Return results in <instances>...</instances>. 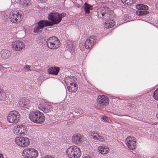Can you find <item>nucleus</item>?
<instances>
[{"label":"nucleus","instance_id":"nucleus-1","mask_svg":"<svg viewBox=\"0 0 158 158\" xmlns=\"http://www.w3.org/2000/svg\"><path fill=\"white\" fill-rule=\"evenodd\" d=\"M62 15L55 11L51 12L48 15V19L51 21L47 20H42L38 23V25L34 28L35 33L41 32L45 27L52 26L59 23L61 21Z\"/></svg>","mask_w":158,"mask_h":158},{"label":"nucleus","instance_id":"nucleus-2","mask_svg":"<svg viewBox=\"0 0 158 158\" xmlns=\"http://www.w3.org/2000/svg\"><path fill=\"white\" fill-rule=\"evenodd\" d=\"M29 117L31 121L39 124L43 123L45 118L44 114L38 110L31 112Z\"/></svg>","mask_w":158,"mask_h":158},{"label":"nucleus","instance_id":"nucleus-3","mask_svg":"<svg viewBox=\"0 0 158 158\" xmlns=\"http://www.w3.org/2000/svg\"><path fill=\"white\" fill-rule=\"evenodd\" d=\"M67 156L70 158H79L81 153L79 148L76 146L69 148L66 151Z\"/></svg>","mask_w":158,"mask_h":158},{"label":"nucleus","instance_id":"nucleus-4","mask_svg":"<svg viewBox=\"0 0 158 158\" xmlns=\"http://www.w3.org/2000/svg\"><path fill=\"white\" fill-rule=\"evenodd\" d=\"M113 11L111 10L106 7H103L101 8L100 12L98 13V17L104 20H109L111 17V14Z\"/></svg>","mask_w":158,"mask_h":158},{"label":"nucleus","instance_id":"nucleus-5","mask_svg":"<svg viewBox=\"0 0 158 158\" xmlns=\"http://www.w3.org/2000/svg\"><path fill=\"white\" fill-rule=\"evenodd\" d=\"M47 46L50 49H56L59 47L60 42L57 38L52 36L49 38L46 41Z\"/></svg>","mask_w":158,"mask_h":158},{"label":"nucleus","instance_id":"nucleus-6","mask_svg":"<svg viewBox=\"0 0 158 158\" xmlns=\"http://www.w3.org/2000/svg\"><path fill=\"white\" fill-rule=\"evenodd\" d=\"M23 15L22 13L16 11L11 12L9 13V18L12 23H19L22 19Z\"/></svg>","mask_w":158,"mask_h":158},{"label":"nucleus","instance_id":"nucleus-7","mask_svg":"<svg viewBox=\"0 0 158 158\" xmlns=\"http://www.w3.org/2000/svg\"><path fill=\"white\" fill-rule=\"evenodd\" d=\"M20 116L19 112L16 110L10 111L8 115L7 120L10 123H16L19 120Z\"/></svg>","mask_w":158,"mask_h":158},{"label":"nucleus","instance_id":"nucleus-8","mask_svg":"<svg viewBox=\"0 0 158 158\" xmlns=\"http://www.w3.org/2000/svg\"><path fill=\"white\" fill-rule=\"evenodd\" d=\"M109 99L104 95H99L97 99L96 106L98 108H103L109 104Z\"/></svg>","mask_w":158,"mask_h":158},{"label":"nucleus","instance_id":"nucleus-9","mask_svg":"<svg viewBox=\"0 0 158 158\" xmlns=\"http://www.w3.org/2000/svg\"><path fill=\"white\" fill-rule=\"evenodd\" d=\"M38 151L32 148H27L23 152V156L25 158H35L38 156Z\"/></svg>","mask_w":158,"mask_h":158},{"label":"nucleus","instance_id":"nucleus-10","mask_svg":"<svg viewBox=\"0 0 158 158\" xmlns=\"http://www.w3.org/2000/svg\"><path fill=\"white\" fill-rule=\"evenodd\" d=\"M126 142L127 147L130 149L133 150L136 147V139L134 137L130 136L126 139Z\"/></svg>","mask_w":158,"mask_h":158},{"label":"nucleus","instance_id":"nucleus-11","mask_svg":"<svg viewBox=\"0 0 158 158\" xmlns=\"http://www.w3.org/2000/svg\"><path fill=\"white\" fill-rule=\"evenodd\" d=\"M96 37L94 35L90 36L88 39H87L84 44L85 48L86 49L91 48L95 43V40Z\"/></svg>","mask_w":158,"mask_h":158},{"label":"nucleus","instance_id":"nucleus-12","mask_svg":"<svg viewBox=\"0 0 158 158\" xmlns=\"http://www.w3.org/2000/svg\"><path fill=\"white\" fill-rule=\"evenodd\" d=\"M13 48L16 51H19L25 48V45L22 42L18 40L12 44Z\"/></svg>","mask_w":158,"mask_h":158},{"label":"nucleus","instance_id":"nucleus-13","mask_svg":"<svg viewBox=\"0 0 158 158\" xmlns=\"http://www.w3.org/2000/svg\"><path fill=\"white\" fill-rule=\"evenodd\" d=\"M14 132H15L17 135H23L27 132L26 129L22 125H18L14 129Z\"/></svg>","mask_w":158,"mask_h":158},{"label":"nucleus","instance_id":"nucleus-14","mask_svg":"<svg viewBox=\"0 0 158 158\" xmlns=\"http://www.w3.org/2000/svg\"><path fill=\"white\" fill-rule=\"evenodd\" d=\"M39 109L44 113L49 112L52 109V106L47 103H43L40 104L38 106Z\"/></svg>","mask_w":158,"mask_h":158},{"label":"nucleus","instance_id":"nucleus-15","mask_svg":"<svg viewBox=\"0 0 158 158\" xmlns=\"http://www.w3.org/2000/svg\"><path fill=\"white\" fill-rule=\"evenodd\" d=\"M83 139L80 134H75L72 137L73 142L76 144H80L83 141Z\"/></svg>","mask_w":158,"mask_h":158},{"label":"nucleus","instance_id":"nucleus-16","mask_svg":"<svg viewBox=\"0 0 158 158\" xmlns=\"http://www.w3.org/2000/svg\"><path fill=\"white\" fill-rule=\"evenodd\" d=\"M77 81V78L73 76L67 77L65 79V81L67 85L76 83Z\"/></svg>","mask_w":158,"mask_h":158},{"label":"nucleus","instance_id":"nucleus-17","mask_svg":"<svg viewBox=\"0 0 158 158\" xmlns=\"http://www.w3.org/2000/svg\"><path fill=\"white\" fill-rule=\"evenodd\" d=\"M1 54L2 57L4 60L8 59L11 56L10 51L6 49L2 50L1 52Z\"/></svg>","mask_w":158,"mask_h":158},{"label":"nucleus","instance_id":"nucleus-18","mask_svg":"<svg viewBox=\"0 0 158 158\" xmlns=\"http://www.w3.org/2000/svg\"><path fill=\"white\" fill-rule=\"evenodd\" d=\"M60 68L59 67H51L48 69V72L50 74L55 75H58L59 72Z\"/></svg>","mask_w":158,"mask_h":158},{"label":"nucleus","instance_id":"nucleus-19","mask_svg":"<svg viewBox=\"0 0 158 158\" xmlns=\"http://www.w3.org/2000/svg\"><path fill=\"white\" fill-rule=\"evenodd\" d=\"M19 103L22 106L27 109H29L31 106L30 101L28 100H26L24 99L20 100Z\"/></svg>","mask_w":158,"mask_h":158},{"label":"nucleus","instance_id":"nucleus-20","mask_svg":"<svg viewBox=\"0 0 158 158\" xmlns=\"http://www.w3.org/2000/svg\"><path fill=\"white\" fill-rule=\"evenodd\" d=\"M67 87L69 91L71 92H75L77 90L78 85L76 83L67 85Z\"/></svg>","mask_w":158,"mask_h":158},{"label":"nucleus","instance_id":"nucleus-21","mask_svg":"<svg viewBox=\"0 0 158 158\" xmlns=\"http://www.w3.org/2000/svg\"><path fill=\"white\" fill-rule=\"evenodd\" d=\"M99 152L102 154H107L109 151V148L106 146H102L98 148Z\"/></svg>","mask_w":158,"mask_h":158},{"label":"nucleus","instance_id":"nucleus-22","mask_svg":"<svg viewBox=\"0 0 158 158\" xmlns=\"http://www.w3.org/2000/svg\"><path fill=\"white\" fill-rule=\"evenodd\" d=\"M29 144V139L26 137H23V139L22 142V146L21 147H25L27 146Z\"/></svg>","mask_w":158,"mask_h":158},{"label":"nucleus","instance_id":"nucleus-23","mask_svg":"<svg viewBox=\"0 0 158 158\" xmlns=\"http://www.w3.org/2000/svg\"><path fill=\"white\" fill-rule=\"evenodd\" d=\"M20 4L24 7H26L31 5L30 0H20Z\"/></svg>","mask_w":158,"mask_h":158},{"label":"nucleus","instance_id":"nucleus-24","mask_svg":"<svg viewBox=\"0 0 158 158\" xmlns=\"http://www.w3.org/2000/svg\"><path fill=\"white\" fill-rule=\"evenodd\" d=\"M23 139V137H17L15 138V141L16 144L21 147V146H22V142Z\"/></svg>","mask_w":158,"mask_h":158},{"label":"nucleus","instance_id":"nucleus-25","mask_svg":"<svg viewBox=\"0 0 158 158\" xmlns=\"http://www.w3.org/2000/svg\"><path fill=\"white\" fill-rule=\"evenodd\" d=\"M85 7L84 10L85 11L86 13L89 14L90 13L89 10L92 8V6L88 4L86 2H85L84 4Z\"/></svg>","mask_w":158,"mask_h":158},{"label":"nucleus","instance_id":"nucleus-26","mask_svg":"<svg viewBox=\"0 0 158 158\" xmlns=\"http://www.w3.org/2000/svg\"><path fill=\"white\" fill-rule=\"evenodd\" d=\"M136 8L138 9L146 10L148 9V7L146 5L142 4H140L136 6Z\"/></svg>","mask_w":158,"mask_h":158},{"label":"nucleus","instance_id":"nucleus-27","mask_svg":"<svg viewBox=\"0 0 158 158\" xmlns=\"http://www.w3.org/2000/svg\"><path fill=\"white\" fill-rule=\"evenodd\" d=\"M114 22H107L105 23L104 26L106 28H109L113 27L114 25Z\"/></svg>","mask_w":158,"mask_h":158},{"label":"nucleus","instance_id":"nucleus-28","mask_svg":"<svg viewBox=\"0 0 158 158\" xmlns=\"http://www.w3.org/2000/svg\"><path fill=\"white\" fill-rule=\"evenodd\" d=\"M135 0H121L122 2L125 4L130 5L135 2Z\"/></svg>","mask_w":158,"mask_h":158},{"label":"nucleus","instance_id":"nucleus-29","mask_svg":"<svg viewBox=\"0 0 158 158\" xmlns=\"http://www.w3.org/2000/svg\"><path fill=\"white\" fill-rule=\"evenodd\" d=\"M148 13V12L147 10H137L136 11V13L138 15H147Z\"/></svg>","mask_w":158,"mask_h":158},{"label":"nucleus","instance_id":"nucleus-30","mask_svg":"<svg viewBox=\"0 0 158 158\" xmlns=\"http://www.w3.org/2000/svg\"><path fill=\"white\" fill-rule=\"evenodd\" d=\"M93 138L94 139H97L100 141L103 142L105 141L104 138L101 136L98 135H94L93 136Z\"/></svg>","mask_w":158,"mask_h":158},{"label":"nucleus","instance_id":"nucleus-31","mask_svg":"<svg viewBox=\"0 0 158 158\" xmlns=\"http://www.w3.org/2000/svg\"><path fill=\"white\" fill-rule=\"evenodd\" d=\"M153 96L156 100H158V88L155 91Z\"/></svg>","mask_w":158,"mask_h":158},{"label":"nucleus","instance_id":"nucleus-32","mask_svg":"<svg viewBox=\"0 0 158 158\" xmlns=\"http://www.w3.org/2000/svg\"><path fill=\"white\" fill-rule=\"evenodd\" d=\"M5 99L4 94L1 92V90L0 89V99L4 101Z\"/></svg>","mask_w":158,"mask_h":158},{"label":"nucleus","instance_id":"nucleus-33","mask_svg":"<svg viewBox=\"0 0 158 158\" xmlns=\"http://www.w3.org/2000/svg\"><path fill=\"white\" fill-rule=\"evenodd\" d=\"M79 46H80V49L81 50H83V49H84V48L85 47V44H80Z\"/></svg>","mask_w":158,"mask_h":158},{"label":"nucleus","instance_id":"nucleus-34","mask_svg":"<svg viewBox=\"0 0 158 158\" xmlns=\"http://www.w3.org/2000/svg\"><path fill=\"white\" fill-rule=\"evenodd\" d=\"M102 118L106 122H107L108 120V117L105 116H103Z\"/></svg>","mask_w":158,"mask_h":158},{"label":"nucleus","instance_id":"nucleus-35","mask_svg":"<svg viewBox=\"0 0 158 158\" xmlns=\"http://www.w3.org/2000/svg\"><path fill=\"white\" fill-rule=\"evenodd\" d=\"M30 66L29 65H26L24 67V69L26 71L30 70Z\"/></svg>","mask_w":158,"mask_h":158},{"label":"nucleus","instance_id":"nucleus-36","mask_svg":"<svg viewBox=\"0 0 158 158\" xmlns=\"http://www.w3.org/2000/svg\"><path fill=\"white\" fill-rule=\"evenodd\" d=\"M39 2L42 3L43 2H45L46 0H38Z\"/></svg>","mask_w":158,"mask_h":158},{"label":"nucleus","instance_id":"nucleus-37","mask_svg":"<svg viewBox=\"0 0 158 158\" xmlns=\"http://www.w3.org/2000/svg\"><path fill=\"white\" fill-rule=\"evenodd\" d=\"M45 158H54L53 157L50 156H46L45 157Z\"/></svg>","mask_w":158,"mask_h":158},{"label":"nucleus","instance_id":"nucleus-38","mask_svg":"<svg viewBox=\"0 0 158 158\" xmlns=\"http://www.w3.org/2000/svg\"><path fill=\"white\" fill-rule=\"evenodd\" d=\"M0 158H3V155L1 154H0Z\"/></svg>","mask_w":158,"mask_h":158},{"label":"nucleus","instance_id":"nucleus-39","mask_svg":"<svg viewBox=\"0 0 158 158\" xmlns=\"http://www.w3.org/2000/svg\"><path fill=\"white\" fill-rule=\"evenodd\" d=\"M66 122L68 123H70V121H66Z\"/></svg>","mask_w":158,"mask_h":158},{"label":"nucleus","instance_id":"nucleus-40","mask_svg":"<svg viewBox=\"0 0 158 158\" xmlns=\"http://www.w3.org/2000/svg\"><path fill=\"white\" fill-rule=\"evenodd\" d=\"M156 117L157 118H158V113H157V114H156Z\"/></svg>","mask_w":158,"mask_h":158},{"label":"nucleus","instance_id":"nucleus-41","mask_svg":"<svg viewBox=\"0 0 158 158\" xmlns=\"http://www.w3.org/2000/svg\"><path fill=\"white\" fill-rule=\"evenodd\" d=\"M3 67V66H0V69Z\"/></svg>","mask_w":158,"mask_h":158},{"label":"nucleus","instance_id":"nucleus-42","mask_svg":"<svg viewBox=\"0 0 158 158\" xmlns=\"http://www.w3.org/2000/svg\"><path fill=\"white\" fill-rule=\"evenodd\" d=\"M68 125H70V124H68Z\"/></svg>","mask_w":158,"mask_h":158}]
</instances>
